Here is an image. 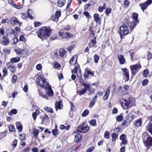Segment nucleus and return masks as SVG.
<instances>
[{
	"mask_svg": "<svg viewBox=\"0 0 152 152\" xmlns=\"http://www.w3.org/2000/svg\"><path fill=\"white\" fill-rule=\"evenodd\" d=\"M39 38L42 40L47 39L51 34V29L48 27H43L37 31Z\"/></svg>",
	"mask_w": 152,
	"mask_h": 152,
	"instance_id": "nucleus-1",
	"label": "nucleus"
},
{
	"mask_svg": "<svg viewBox=\"0 0 152 152\" xmlns=\"http://www.w3.org/2000/svg\"><path fill=\"white\" fill-rule=\"evenodd\" d=\"M77 58V55L73 56L70 60L69 63L70 64H73V62H74L75 67L72 71V74L76 73L77 77H81L82 75L81 69L79 65L76 63Z\"/></svg>",
	"mask_w": 152,
	"mask_h": 152,
	"instance_id": "nucleus-2",
	"label": "nucleus"
},
{
	"mask_svg": "<svg viewBox=\"0 0 152 152\" xmlns=\"http://www.w3.org/2000/svg\"><path fill=\"white\" fill-rule=\"evenodd\" d=\"M90 128L88 125L86 123L80 124L78 127L77 130L74 132L75 134L77 132L86 133L88 131Z\"/></svg>",
	"mask_w": 152,
	"mask_h": 152,
	"instance_id": "nucleus-3",
	"label": "nucleus"
},
{
	"mask_svg": "<svg viewBox=\"0 0 152 152\" xmlns=\"http://www.w3.org/2000/svg\"><path fill=\"white\" fill-rule=\"evenodd\" d=\"M14 50L17 55L18 56H25L27 55L28 51L25 49H22L19 48L18 47H15L14 48Z\"/></svg>",
	"mask_w": 152,
	"mask_h": 152,
	"instance_id": "nucleus-4",
	"label": "nucleus"
},
{
	"mask_svg": "<svg viewBox=\"0 0 152 152\" xmlns=\"http://www.w3.org/2000/svg\"><path fill=\"white\" fill-rule=\"evenodd\" d=\"M37 82L39 86L42 88H44L45 87L49 85L48 83L45 81V77H39L37 80Z\"/></svg>",
	"mask_w": 152,
	"mask_h": 152,
	"instance_id": "nucleus-5",
	"label": "nucleus"
},
{
	"mask_svg": "<svg viewBox=\"0 0 152 152\" xmlns=\"http://www.w3.org/2000/svg\"><path fill=\"white\" fill-rule=\"evenodd\" d=\"M131 87L128 86H125L123 88L120 86L119 90L120 92L123 95H125L132 91Z\"/></svg>",
	"mask_w": 152,
	"mask_h": 152,
	"instance_id": "nucleus-6",
	"label": "nucleus"
},
{
	"mask_svg": "<svg viewBox=\"0 0 152 152\" xmlns=\"http://www.w3.org/2000/svg\"><path fill=\"white\" fill-rule=\"evenodd\" d=\"M120 101L121 103L124 104L128 107H131L132 105L131 98H129L128 100H126L123 98H120Z\"/></svg>",
	"mask_w": 152,
	"mask_h": 152,
	"instance_id": "nucleus-7",
	"label": "nucleus"
},
{
	"mask_svg": "<svg viewBox=\"0 0 152 152\" xmlns=\"http://www.w3.org/2000/svg\"><path fill=\"white\" fill-rule=\"evenodd\" d=\"M120 34L121 35H127L129 33V30L127 26H123L120 27Z\"/></svg>",
	"mask_w": 152,
	"mask_h": 152,
	"instance_id": "nucleus-8",
	"label": "nucleus"
},
{
	"mask_svg": "<svg viewBox=\"0 0 152 152\" xmlns=\"http://www.w3.org/2000/svg\"><path fill=\"white\" fill-rule=\"evenodd\" d=\"M152 2V0H148L146 1L144 3L141 4L139 6L141 7V9L143 12H144L145 9H146L148 6L150 5Z\"/></svg>",
	"mask_w": 152,
	"mask_h": 152,
	"instance_id": "nucleus-9",
	"label": "nucleus"
},
{
	"mask_svg": "<svg viewBox=\"0 0 152 152\" xmlns=\"http://www.w3.org/2000/svg\"><path fill=\"white\" fill-rule=\"evenodd\" d=\"M141 67V66L140 64L131 66V70L132 75H135L137 72V70Z\"/></svg>",
	"mask_w": 152,
	"mask_h": 152,
	"instance_id": "nucleus-10",
	"label": "nucleus"
},
{
	"mask_svg": "<svg viewBox=\"0 0 152 152\" xmlns=\"http://www.w3.org/2000/svg\"><path fill=\"white\" fill-rule=\"evenodd\" d=\"M6 65L7 69L12 73H14L16 71V67L15 66L12 65L10 63L7 62Z\"/></svg>",
	"mask_w": 152,
	"mask_h": 152,
	"instance_id": "nucleus-11",
	"label": "nucleus"
},
{
	"mask_svg": "<svg viewBox=\"0 0 152 152\" xmlns=\"http://www.w3.org/2000/svg\"><path fill=\"white\" fill-rule=\"evenodd\" d=\"M136 115V113L134 111H132L126 117V119L129 122L135 118Z\"/></svg>",
	"mask_w": 152,
	"mask_h": 152,
	"instance_id": "nucleus-12",
	"label": "nucleus"
},
{
	"mask_svg": "<svg viewBox=\"0 0 152 152\" xmlns=\"http://www.w3.org/2000/svg\"><path fill=\"white\" fill-rule=\"evenodd\" d=\"M10 21L11 24L13 25H16L20 26L22 24V23L20 22L15 17H12L10 19Z\"/></svg>",
	"mask_w": 152,
	"mask_h": 152,
	"instance_id": "nucleus-13",
	"label": "nucleus"
},
{
	"mask_svg": "<svg viewBox=\"0 0 152 152\" xmlns=\"http://www.w3.org/2000/svg\"><path fill=\"white\" fill-rule=\"evenodd\" d=\"M59 35L63 38L65 39L72 38L73 37L72 35H70L69 33H62L61 31L59 32Z\"/></svg>",
	"mask_w": 152,
	"mask_h": 152,
	"instance_id": "nucleus-14",
	"label": "nucleus"
},
{
	"mask_svg": "<svg viewBox=\"0 0 152 152\" xmlns=\"http://www.w3.org/2000/svg\"><path fill=\"white\" fill-rule=\"evenodd\" d=\"M46 93L49 96H51L53 94V92L51 87L49 85L45 87Z\"/></svg>",
	"mask_w": 152,
	"mask_h": 152,
	"instance_id": "nucleus-15",
	"label": "nucleus"
},
{
	"mask_svg": "<svg viewBox=\"0 0 152 152\" xmlns=\"http://www.w3.org/2000/svg\"><path fill=\"white\" fill-rule=\"evenodd\" d=\"M82 85L83 86L84 88H85L86 91L88 90L90 93H92L94 91V89L91 88L89 84H86L84 83Z\"/></svg>",
	"mask_w": 152,
	"mask_h": 152,
	"instance_id": "nucleus-16",
	"label": "nucleus"
},
{
	"mask_svg": "<svg viewBox=\"0 0 152 152\" xmlns=\"http://www.w3.org/2000/svg\"><path fill=\"white\" fill-rule=\"evenodd\" d=\"M142 120L141 118H139L136 120L134 122V124L136 127H141L142 124Z\"/></svg>",
	"mask_w": 152,
	"mask_h": 152,
	"instance_id": "nucleus-17",
	"label": "nucleus"
},
{
	"mask_svg": "<svg viewBox=\"0 0 152 152\" xmlns=\"http://www.w3.org/2000/svg\"><path fill=\"white\" fill-rule=\"evenodd\" d=\"M145 145L147 146H152V137H148L145 141L144 142Z\"/></svg>",
	"mask_w": 152,
	"mask_h": 152,
	"instance_id": "nucleus-18",
	"label": "nucleus"
},
{
	"mask_svg": "<svg viewBox=\"0 0 152 152\" xmlns=\"http://www.w3.org/2000/svg\"><path fill=\"white\" fill-rule=\"evenodd\" d=\"M3 40H2L1 43L2 45L4 46L7 45L9 43V40L8 38L5 36L3 37Z\"/></svg>",
	"mask_w": 152,
	"mask_h": 152,
	"instance_id": "nucleus-19",
	"label": "nucleus"
},
{
	"mask_svg": "<svg viewBox=\"0 0 152 152\" xmlns=\"http://www.w3.org/2000/svg\"><path fill=\"white\" fill-rule=\"evenodd\" d=\"M118 57L120 63L121 64H123L125 63V60L123 55H118Z\"/></svg>",
	"mask_w": 152,
	"mask_h": 152,
	"instance_id": "nucleus-20",
	"label": "nucleus"
},
{
	"mask_svg": "<svg viewBox=\"0 0 152 152\" xmlns=\"http://www.w3.org/2000/svg\"><path fill=\"white\" fill-rule=\"evenodd\" d=\"M110 93V90L109 87H108L106 91L105 92V94L103 96V99L105 101L107 100L109 96Z\"/></svg>",
	"mask_w": 152,
	"mask_h": 152,
	"instance_id": "nucleus-21",
	"label": "nucleus"
},
{
	"mask_svg": "<svg viewBox=\"0 0 152 152\" xmlns=\"http://www.w3.org/2000/svg\"><path fill=\"white\" fill-rule=\"evenodd\" d=\"M62 101H60L57 102L55 104V107L56 110L58 109H60L63 106L62 104Z\"/></svg>",
	"mask_w": 152,
	"mask_h": 152,
	"instance_id": "nucleus-22",
	"label": "nucleus"
},
{
	"mask_svg": "<svg viewBox=\"0 0 152 152\" xmlns=\"http://www.w3.org/2000/svg\"><path fill=\"white\" fill-rule=\"evenodd\" d=\"M122 70L124 72V74L126 78V80L128 81L129 79L128 72L126 68L122 69Z\"/></svg>",
	"mask_w": 152,
	"mask_h": 152,
	"instance_id": "nucleus-23",
	"label": "nucleus"
},
{
	"mask_svg": "<svg viewBox=\"0 0 152 152\" xmlns=\"http://www.w3.org/2000/svg\"><path fill=\"white\" fill-rule=\"evenodd\" d=\"M20 60V58L18 57H13L12 58L10 59V63H15L18 62Z\"/></svg>",
	"mask_w": 152,
	"mask_h": 152,
	"instance_id": "nucleus-24",
	"label": "nucleus"
},
{
	"mask_svg": "<svg viewBox=\"0 0 152 152\" xmlns=\"http://www.w3.org/2000/svg\"><path fill=\"white\" fill-rule=\"evenodd\" d=\"M138 14L136 13H133L132 14V18L133 21L139 23L138 19Z\"/></svg>",
	"mask_w": 152,
	"mask_h": 152,
	"instance_id": "nucleus-25",
	"label": "nucleus"
},
{
	"mask_svg": "<svg viewBox=\"0 0 152 152\" xmlns=\"http://www.w3.org/2000/svg\"><path fill=\"white\" fill-rule=\"evenodd\" d=\"M65 0H58L57 2V5L60 7L63 6L65 4Z\"/></svg>",
	"mask_w": 152,
	"mask_h": 152,
	"instance_id": "nucleus-26",
	"label": "nucleus"
},
{
	"mask_svg": "<svg viewBox=\"0 0 152 152\" xmlns=\"http://www.w3.org/2000/svg\"><path fill=\"white\" fill-rule=\"evenodd\" d=\"M16 126L17 129L19 132H21L22 131L23 126L20 122H17L16 123Z\"/></svg>",
	"mask_w": 152,
	"mask_h": 152,
	"instance_id": "nucleus-27",
	"label": "nucleus"
},
{
	"mask_svg": "<svg viewBox=\"0 0 152 152\" xmlns=\"http://www.w3.org/2000/svg\"><path fill=\"white\" fill-rule=\"evenodd\" d=\"M39 132V130L35 128H34L33 129V134L34 136V137L35 138H37L38 136V134Z\"/></svg>",
	"mask_w": 152,
	"mask_h": 152,
	"instance_id": "nucleus-28",
	"label": "nucleus"
},
{
	"mask_svg": "<svg viewBox=\"0 0 152 152\" xmlns=\"http://www.w3.org/2000/svg\"><path fill=\"white\" fill-rule=\"evenodd\" d=\"M94 20L96 22L100 23V20L99 17V15L98 14H95L94 15Z\"/></svg>",
	"mask_w": 152,
	"mask_h": 152,
	"instance_id": "nucleus-29",
	"label": "nucleus"
},
{
	"mask_svg": "<svg viewBox=\"0 0 152 152\" xmlns=\"http://www.w3.org/2000/svg\"><path fill=\"white\" fill-rule=\"evenodd\" d=\"M138 23L134 21H133L130 23V26L132 30H133L134 27L136 26Z\"/></svg>",
	"mask_w": 152,
	"mask_h": 152,
	"instance_id": "nucleus-30",
	"label": "nucleus"
},
{
	"mask_svg": "<svg viewBox=\"0 0 152 152\" xmlns=\"http://www.w3.org/2000/svg\"><path fill=\"white\" fill-rule=\"evenodd\" d=\"M96 38V37H95L94 38V39L92 40L89 43L88 45L90 47H92L94 46V45L96 43V42L95 39Z\"/></svg>",
	"mask_w": 152,
	"mask_h": 152,
	"instance_id": "nucleus-31",
	"label": "nucleus"
},
{
	"mask_svg": "<svg viewBox=\"0 0 152 152\" xmlns=\"http://www.w3.org/2000/svg\"><path fill=\"white\" fill-rule=\"evenodd\" d=\"M66 53V51L64 49H61L59 50V54L60 56L64 57Z\"/></svg>",
	"mask_w": 152,
	"mask_h": 152,
	"instance_id": "nucleus-32",
	"label": "nucleus"
},
{
	"mask_svg": "<svg viewBox=\"0 0 152 152\" xmlns=\"http://www.w3.org/2000/svg\"><path fill=\"white\" fill-rule=\"evenodd\" d=\"M33 12L32 10L31 9L28 10L27 12L28 16L31 19L33 18V17L31 15Z\"/></svg>",
	"mask_w": 152,
	"mask_h": 152,
	"instance_id": "nucleus-33",
	"label": "nucleus"
},
{
	"mask_svg": "<svg viewBox=\"0 0 152 152\" xmlns=\"http://www.w3.org/2000/svg\"><path fill=\"white\" fill-rule=\"evenodd\" d=\"M82 137V135L80 134H77L75 137L74 140L75 142H77Z\"/></svg>",
	"mask_w": 152,
	"mask_h": 152,
	"instance_id": "nucleus-34",
	"label": "nucleus"
},
{
	"mask_svg": "<svg viewBox=\"0 0 152 152\" xmlns=\"http://www.w3.org/2000/svg\"><path fill=\"white\" fill-rule=\"evenodd\" d=\"M39 113V112L38 110L36 111L32 114V116L34 120H35L36 118V117Z\"/></svg>",
	"mask_w": 152,
	"mask_h": 152,
	"instance_id": "nucleus-35",
	"label": "nucleus"
},
{
	"mask_svg": "<svg viewBox=\"0 0 152 152\" xmlns=\"http://www.w3.org/2000/svg\"><path fill=\"white\" fill-rule=\"evenodd\" d=\"M94 61L95 63L97 64L98 63V60L99 59V57L97 55L95 54L94 56Z\"/></svg>",
	"mask_w": 152,
	"mask_h": 152,
	"instance_id": "nucleus-36",
	"label": "nucleus"
},
{
	"mask_svg": "<svg viewBox=\"0 0 152 152\" xmlns=\"http://www.w3.org/2000/svg\"><path fill=\"white\" fill-rule=\"evenodd\" d=\"M105 4H104L103 7L101 6H99L98 8V10L100 12H102L104 9L105 8Z\"/></svg>",
	"mask_w": 152,
	"mask_h": 152,
	"instance_id": "nucleus-37",
	"label": "nucleus"
},
{
	"mask_svg": "<svg viewBox=\"0 0 152 152\" xmlns=\"http://www.w3.org/2000/svg\"><path fill=\"white\" fill-rule=\"evenodd\" d=\"M149 72V70L147 69H145L143 72V76L145 77H146Z\"/></svg>",
	"mask_w": 152,
	"mask_h": 152,
	"instance_id": "nucleus-38",
	"label": "nucleus"
},
{
	"mask_svg": "<svg viewBox=\"0 0 152 152\" xmlns=\"http://www.w3.org/2000/svg\"><path fill=\"white\" fill-rule=\"evenodd\" d=\"M86 89L85 88L82 90L80 91H77V93H78L80 95H82L84 94L86 92Z\"/></svg>",
	"mask_w": 152,
	"mask_h": 152,
	"instance_id": "nucleus-39",
	"label": "nucleus"
},
{
	"mask_svg": "<svg viewBox=\"0 0 152 152\" xmlns=\"http://www.w3.org/2000/svg\"><path fill=\"white\" fill-rule=\"evenodd\" d=\"M90 124L92 126H96V121L95 120L92 119L90 122Z\"/></svg>",
	"mask_w": 152,
	"mask_h": 152,
	"instance_id": "nucleus-40",
	"label": "nucleus"
},
{
	"mask_svg": "<svg viewBox=\"0 0 152 152\" xmlns=\"http://www.w3.org/2000/svg\"><path fill=\"white\" fill-rule=\"evenodd\" d=\"M12 6L18 9H20L22 8L23 7V5H17L14 3H12Z\"/></svg>",
	"mask_w": 152,
	"mask_h": 152,
	"instance_id": "nucleus-41",
	"label": "nucleus"
},
{
	"mask_svg": "<svg viewBox=\"0 0 152 152\" xmlns=\"http://www.w3.org/2000/svg\"><path fill=\"white\" fill-rule=\"evenodd\" d=\"M44 109L46 111L50 113H52L53 112V109L50 107H45Z\"/></svg>",
	"mask_w": 152,
	"mask_h": 152,
	"instance_id": "nucleus-42",
	"label": "nucleus"
},
{
	"mask_svg": "<svg viewBox=\"0 0 152 152\" xmlns=\"http://www.w3.org/2000/svg\"><path fill=\"white\" fill-rule=\"evenodd\" d=\"M12 41L11 43V44L12 45H15L18 42V39L17 38H14L12 39Z\"/></svg>",
	"mask_w": 152,
	"mask_h": 152,
	"instance_id": "nucleus-43",
	"label": "nucleus"
},
{
	"mask_svg": "<svg viewBox=\"0 0 152 152\" xmlns=\"http://www.w3.org/2000/svg\"><path fill=\"white\" fill-rule=\"evenodd\" d=\"M112 140L113 141L115 140L118 137V135L116 133H113L112 135Z\"/></svg>",
	"mask_w": 152,
	"mask_h": 152,
	"instance_id": "nucleus-44",
	"label": "nucleus"
},
{
	"mask_svg": "<svg viewBox=\"0 0 152 152\" xmlns=\"http://www.w3.org/2000/svg\"><path fill=\"white\" fill-rule=\"evenodd\" d=\"M89 113V111L88 110H86L83 111L82 113V116L83 117L86 116Z\"/></svg>",
	"mask_w": 152,
	"mask_h": 152,
	"instance_id": "nucleus-45",
	"label": "nucleus"
},
{
	"mask_svg": "<svg viewBox=\"0 0 152 152\" xmlns=\"http://www.w3.org/2000/svg\"><path fill=\"white\" fill-rule=\"evenodd\" d=\"M48 121L49 117L47 115H45L42 120V123L45 122H48Z\"/></svg>",
	"mask_w": 152,
	"mask_h": 152,
	"instance_id": "nucleus-46",
	"label": "nucleus"
},
{
	"mask_svg": "<svg viewBox=\"0 0 152 152\" xmlns=\"http://www.w3.org/2000/svg\"><path fill=\"white\" fill-rule=\"evenodd\" d=\"M3 52L5 55H8L10 54V52L9 50L7 49H4Z\"/></svg>",
	"mask_w": 152,
	"mask_h": 152,
	"instance_id": "nucleus-47",
	"label": "nucleus"
},
{
	"mask_svg": "<svg viewBox=\"0 0 152 152\" xmlns=\"http://www.w3.org/2000/svg\"><path fill=\"white\" fill-rule=\"evenodd\" d=\"M109 133L108 131H106L104 133V137L106 139H108L109 137Z\"/></svg>",
	"mask_w": 152,
	"mask_h": 152,
	"instance_id": "nucleus-48",
	"label": "nucleus"
},
{
	"mask_svg": "<svg viewBox=\"0 0 152 152\" xmlns=\"http://www.w3.org/2000/svg\"><path fill=\"white\" fill-rule=\"evenodd\" d=\"M19 40L21 41L25 42L26 41V38L24 37V36L21 35L20 37Z\"/></svg>",
	"mask_w": 152,
	"mask_h": 152,
	"instance_id": "nucleus-49",
	"label": "nucleus"
},
{
	"mask_svg": "<svg viewBox=\"0 0 152 152\" xmlns=\"http://www.w3.org/2000/svg\"><path fill=\"white\" fill-rule=\"evenodd\" d=\"M9 131L10 132H13L15 131V128L13 126L10 125L9 126Z\"/></svg>",
	"mask_w": 152,
	"mask_h": 152,
	"instance_id": "nucleus-50",
	"label": "nucleus"
},
{
	"mask_svg": "<svg viewBox=\"0 0 152 152\" xmlns=\"http://www.w3.org/2000/svg\"><path fill=\"white\" fill-rule=\"evenodd\" d=\"M54 66L55 68L57 69H59L60 67V64L57 62L55 63Z\"/></svg>",
	"mask_w": 152,
	"mask_h": 152,
	"instance_id": "nucleus-51",
	"label": "nucleus"
},
{
	"mask_svg": "<svg viewBox=\"0 0 152 152\" xmlns=\"http://www.w3.org/2000/svg\"><path fill=\"white\" fill-rule=\"evenodd\" d=\"M17 79V76L16 75H14L13 76L12 78V81L14 83H15Z\"/></svg>",
	"mask_w": 152,
	"mask_h": 152,
	"instance_id": "nucleus-52",
	"label": "nucleus"
},
{
	"mask_svg": "<svg viewBox=\"0 0 152 152\" xmlns=\"http://www.w3.org/2000/svg\"><path fill=\"white\" fill-rule=\"evenodd\" d=\"M42 65L40 64H38L36 66V68L38 70H40L42 69Z\"/></svg>",
	"mask_w": 152,
	"mask_h": 152,
	"instance_id": "nucleus-53",
	"label": "nucleus"
},
{
	"mask_svg": "<svg viewBox=\"0 0 152 152\" xmlns=\"http://www.w3.org/2000/svg\"><path fill=\"white\" fill-rule=\"evenodd\" d=\"M39 95L41 97L45 99H48L46 95L43 94L41 92H39Z\"/></svg>",
	"mask_w": 152,
	"mask_h": 152,
	"instance_id": "nucleus-54",
	"label": "nucleus"
},
{
	"mask_svg": "<svg viewBox=\"0 0 152 152\" xmlns=\"http://www.w3.org/2000/svg\"><path fill=\"white\" fill-rule=\"evenodd\" d=\"M95 102H96L95 101L93 100L92 101H91L90 102L89 107L90 108H91L94 105Z\"/></svg>",
	"mask_w": 152,
	"mask_h": 152,
	"instance_id": "nucleus-55",
	"label": "nucleus"
},
{
	"mask_svg": "<svg viewBox=\"0 0 152 152\" xmlns=\"http://www.w3.org/2000/svg\"><path fill=\"white\" fill-rule=\"evenodd\" d=\"M111 9L110 8H108L106 9L105 12L107 15H108L111 12Z\"/></svg>",
	"mask_w": 152,
	"mask_h": 152,
	"instance_id": "nucleus-56",
	"label": "nucleus"
},
{
	"mask_svg": "<svg viewBox=\"0 0 152 152\" xmlns=\"http://www.w3.org/2000/svg\"><path fill=\"white\" fill-rule=\"evenodd\" d=\"M129 5V1L127 0H125L124 1V7H128Z\"/></svg>",
	"mask_w": 152,
	"mask_h": 152,
	"instance_id": "nucleus-57",
	"label": "nucleus"
},
{
	"mask_svg": "<svg viewBox=\"0 0 152 152\" xmlns=\"http://www.w3.org/2000/svg\"><path fill=\"white\" fill-rule=\"evenodd\" d=\"M123 117L122 116L120 115L118 116L116 118V120L117 121H121L122 119H123Z\"/></svg>",
	"mask_w": 152,
	"mask_h": 152,
	"instance_id": "nucleus-58",
	"label": "nucleus"
},
{
	"mask_svg": "<svg viewBox=\"0 0 152 152\" xmlns=\"http://www.w3.org/2000/svg\"><path fill=\"white\" fill-rule=\"evenodd\" d=\"M148 83V81L147 79L144 80L142 82V84L143 86L147 85Z\"/></svg>",
	"mask_w": 152,
	"mask_h": 152,
	"instance_id": "nucleus-59",
	"label": "nucleus"
},
{
	"mask_svg": "<svg viewBox=\"0 0 152 152\" xmlns=\"http://www.w3.org/2000/svg\"><path fill=\"white\" fill-rule=\"evenodd\" d=\"M83 14L86 17L88 18H89L90 17V16L89 15V13L86 11H85L83 12Z\"/></svg>",
	"mask_w": 152,
	"mask_h": 152,
	"instance_id": "nucleus-60",
	"label": "nucleus"
},
{
	"mask_svg": "<svg viewBox=\"0 0 152 152\" xmlns=\"http://www.w3.org/2000/svg\"><path fill=\"white\" fill-rule=\"evenodd\" d=\"M3 72L4 73L3 75L4 76H6L7 75V71L6 68H5L3 69Z\"/></svg>",
	"mask_w": 152,
	"mask_h": 152,
	"instance_id": "nucleus-61",
	"label": "nucleus"
},
{
	"mask_svg": "<svg viewBox=\"0 0 152 152\" xmlns=\"http://www.w3.org/2000/svg\"><path fill=\"white\" fill-rule=\"evenodd\" d=\"M61 12L59 11H57L55 13V16L57 18H58L60 17L61 16Z\"/></svg>",
	"mask_w": 152,
	"mask_h": 152,
	"instance_id": "nucleus-62",
	"label": "nucleus"
},
{
	"mask_svg": "<svg viewBox=\"0 0 152 152\" xmlns=\"http://www.w3.org/2000/svg\"><path fill=\"white\" fill-rule=\"evenodd\" d=\"M25 136L24 134H20L19 138L21 140H23L25 138Z\"/></svg>",
	"mask_w": 152,
	"mask_h": 152,
	"instance_id": "nucleus-63",
	"label": "nucleus"
},
{
	"mask_svg": "<svg viewBox=\"0 0 152 152\" xmlns=\"http://www.w3.org/2000/svg\"><path fill=\"white\" fill-rule=\"evenodd\" d=\"M4 34V29L2 27L0 29V34L1 35H3Z\"/></svg>",
	"mask_w": 152,
	"mask_h": 152,
	"instance_id": "nucleus-64",
	"label": "nucleus"
}]
</instances>
